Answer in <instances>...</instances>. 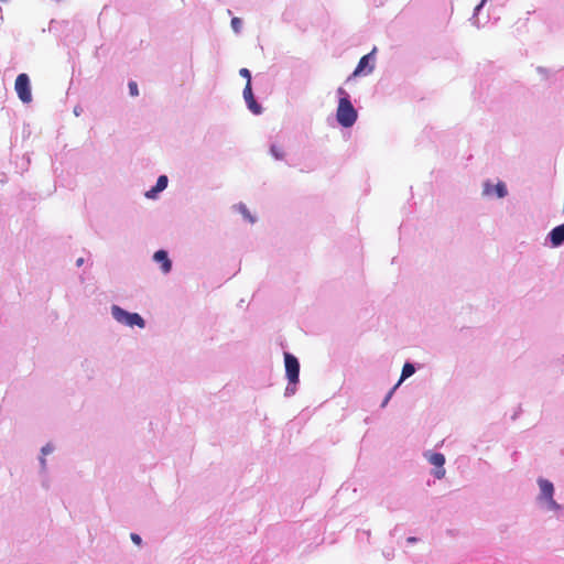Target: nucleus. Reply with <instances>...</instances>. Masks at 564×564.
<instances>
[{
    "instance_id": "f257e3e1",
    "label": "nucleus",
    "mask_w": 564,
    "mask_h": 564,
    "mask_svg": "<svg viewBox=\"0 0 564 564\" xmlns=\"http://www.w3.org/2000/svg\"><path fill=\"white\" fill-rule=\"evenodd\" d=\"M539 494L535 497V505L538 509L551 518L562 519L564 516V506L556 502L554 499L555 488L554 485L545 479L538 478Z\"/></svg>"
},
{
    "instance_id": "f03ea898",
    "label": "nucleus",
    "mask_w": 564,
    "mask_h": 564,
    "mask_svg": "<svg viewBox=\"0 0 564 564\" xmlns=\"http://www.w3.org/2000/svg\"><path fill=\"white\" fill-rule=\"evenodd\" d=\"M337 95L339 97L336 112L337 121L341 127L349 128L354 126L357 120V111L350 101V96L344 88L339 87Z\"/></svg>"
},
{
    "instance_id": "7ed1b4c3",
    "label": "nucleus",
    "mask_w": 564,
    "mask_h": 564,
    "mask_svg": "<svg viewBox=\"0 0 564 564\" xmlns=\"http://www.w3.org/2000/svg\"><path fill=\"white\" fill-rule=\"evenodd\" d=\"M285 373L289 383L285 388V395L291 397L296 391V384L299 383L300 364L295 356L292 354H284Z\"/></svg>"
},
{
    "instance_id": "20e7f679",
    "label": "nucleus",
    "mask_w": 564,
    "mask_h": 564,
    "mask_svg": "<svg viewBox=\"0 0 564 564\" xmlns=\"http://www.w3.org/2000/svg\"><path fill=\"white\" fill-rule=\"evenodd\" d=\"M111 314L112 317L120 324L126 326H138L140 328H143L145 326L144 319L139 315L138 313H130L128 311H124L118 305L111 306Z\"/></svg>"
},
{
    "instance_id": "39448f33",
    "label": "nucleus",
    "mask_w": 564,
    "mask_h": 564,
    "mask_svg": "<svg viewBox=\"0 0 564 564\" xmlns=\"http://www.w3.org/2000/svg\"><path fill=\"white\" fill-rule=\"evenodd\" d=\"M14 89L19 99L23 104H30L32 101L31 84L30 78L26 74H19L15 78Z\"/></svg>"
},
{
    "instance_id": "423d86ee",
    "label": "nucleus",
    "mask_w": 564,
    "mask_h": 564,
    "mask_svg": "<svg viewBox=\"0 0 564 564\" xmlns=\"http://www.w3.org/2000/svg\"><path fill=\"white\" fill-rule=\"evenodd\" d=\"M242 94L248 109L254 115H260L262 112V108L254 99L251 83H247Z\"/></svg>"
},
{
    "instance_id": "0eeeda50",
    "label": "nucleus",
    "mask_w": 564,
    "mask_h": 564,
    "mask_svg": "<svg viewBox=\"0 0 564 564\" xmlns=\"http://www.w3.org/2000/svg\"><path fill=\"white\" fill-rule=\"evenodd\" d=\"M427 459L432 465L436 467L433 473L434 476L437 479L443 478L445 476V469L443 467L445 464V456L442 453H431L429 454Z\"/></svg>"
},
{
    "instance_id": "6e6552de",
    "label": "nucleus",
    "mask_w": 564,
    "mask_h": 564,
    "mask_svg": "<svg viewBox=\"0 0 564 564\" xmlns=\"http://www.w3.org/2000/svg\"><path fill=\"white\" fill-rule=\"evenodd\" d=\"M375 50L369 54L362 56L354 72V75L369 74L373 69V65H369L370 61H373Z\"/></svg>"
},
{
    "instance_id": "1a4fd4ad",
    "label": "nucleus",
    "mask_w": 564,
    "mask_h": 564,
    "mask_svg": "<svg viewBox=\"0 0 564 564\" xmlns=\"http://www.w3.org/2000/svg\"><path fill=\"white\" fill-rule=\"evenodd\" d=\"M550 243L553 248L564 243V224L556 226L549 234Z\"/></svg>"
},
{
    "instance_id": "9d476101",
    "label": "nucleus",
    "mask_w": 564,
    "mask_h": 564,
    "mask_svg": "<svg viewBox=\"0 0 564 564\" xmlns=\"http://www.w3.org/2000/svg\"><path fill=\"white\" fill-rule=\"evenodd\" d=\"M169 180L167 176L161 175L159 176L155 186L145 192V197L150 199L156 198L158 194L163 192L167 186Z\"/></svg>"
},
{
    "instance_id": "9b49d317",
    "label": "nucleus",
    "mask_w": 564,
    "mask_h": 564,
    "mask_svg": "<svg viewBox=\"0 0 564 564\" xmlns=\"http://www.w3.org/2000/svg\"><path fill=\"white\" fill-rule=\"evenodd\" d=\"M153 259L161 264V270L163 273H169L172 269L171 260L167 257V252L164 250H158Z\"/></svg>"
},
{
    "instance_id": "f8f14e48",
    "label": "nucleus",
    "mask_w": 564,
    "mask_h": 564,
    "mask_svg": "<svg viewBox=\"0 0 564 564\" xmlns=\"http://www.w3.org/2000/svg\"><path fill=\"white\" fill-rule=\"evenodd\" d=\"M492 192L496 193V195L499 197V198H503L507 194H508V191H507V187L505 185V183L502 182H499L498 184H496L495 186H492L491 184H489L488 182L485 184V188H484V194L485 195H490Z\"/></svg>"
},
{
    "instance_id": "ddd939ff",
    "label": "nucleus",
    "mask_w": 564,
    "mask_h": 564,
    "mask_svg": "<svg viewBox=\"0 0 564 564\" xmlns=\"http://www.w3.org/2000/svg\"><path fill=\"white\" fill-rule=\"evenodd\" d=\"M415 372V368L412 364L410 362H405L404 366H403V369H402V373H401V378L399 380V382L397 383L398 386H400V383L411 377L413 373Z\"/></svg>"
},
{
    "instance_id": "4468645a",
    "label": "nucleus",
    "mask_w": 564,
    "mask_h": 564,
    "mask_svg": "<svg viewBox=\"0 0 564 564\" xmlns=\"http://www.w3.org/2000/svg\"><path fill=\"white\" fill-rule=\"evenodd\" d=\"M236 208L242 214V216L249 221L254 223V218L251 216V214L248 212L245 204L240 203L236 206Z\"/></svg>"
},
{
    "instance_id": "2eb2a0df",
    "label": "nucleus",
    "mask_w": 564,
    "mask_h": 564,
    "mask_svg": "<svg viewBox=\"0 0 564 564\" xmlns=\"http://www.w3.org/2000/svg\"><path fill=\"white\" fill-rule=\"evenodd\" d=\"M486 2V0H481V2L475 8L474 10V14H473V18H471V22L473 24H475L476 26H479V21L477 19V15L479 13V11L481 10V8L484 7V3Z\"/></svg>"
},
{
    "instance_id": "dca6fc26",
    "label": "nucleus",
    "mask_w": 564,
    "mask_h": 564,
    "mask_svg": "<svg viewBox=\"0 0 564 564\" xmlns=\"http://www.w3.org/2000/svg\"><path fill=\"white\" fill-rule=\"evenodd\" d=\"M271 154L276 159V160H281L283 158V152L282 150L278 147V145H271Z\"/></svg>"
},
{
    "instance_id": "f3484780",
    "label": "nucleus",
    "mask_w": 564,
    "mask_h": 564,
    "mask_svg": "<svg viewBox=\"0 0 564 564\" xmlns=\"http://www.w3.org/2000/svg\"><path fill=\"white\" fill-rule=\"evenodd\" d=\"M242 21L239 18H234L231 20V28L236 33H239L241 30Z\"/></svg>"
},
{
    "instance_id": "a211bd4d",
    "label": "nucleus",
    "mask_w": 564,
    "mask_h": 564,
    "mask_svg": "<svg viewBox=\"0 0 564 564\" xmlns=\"http://www.w3.org/2000/svg\"><path fill=\"white\" fill-rule=\"evenodd\" d=\"M128 87H129V93L131 96L135 97L139 95L138 85L135 82H130L128 84Z\"/></svg>"
},
{
    "instance_id": "6ab92c4d",
    "label": "nucleus",
    "mask_w": 564,
    "mask_h": 564,
    "mask_svg": "<svg viewBox=\"0 0 564 564\" xmlns=\"http://www.w3.org/2000/svg\"><path fill=\"white\" fill-rule=\"evenodd\" d=\"M239 74H240L242 77L247 78V83H251V73H250V70H249L248 68H241V69L239 70Z\"/></svg>"
},
{
    "instance_id": "aec40b11",
    "label": "nucleus",
    "mask_w": 564,
    "mask_h": 564,
    "mask_svg": "<svg viewBox=\"0 0 564 564\" xmlns=\"http://www.w3.org/2000/svg\"><path fill=\"white\" fill-rule=\"evenodd\" d=\"M398 387H399V386H398V384H395V386H394V387L389 391V393L386 395V398H384V400H383V402H382L381 406H386V405L388 404L389 400L391 399V397H392L393 392L395 391V389H397Z\"/></svg>"
},
{
    "instance_id": "412c9836",
    "label": "nucleus",
    "mask_w": 564,
    "mask_h": 564,
    "mask_svg": "<svg viewBox=\"0 0 564 564\" xmlns=\"http://www.w3.org/2000/svg\"><path fill=\"white\" fill-rule=\"evenodd\" d=\"M54 449V447L51 445V444H46L45 446L42 447V455H47L50 453H52Z\"/></svg>"
},
{
    "instance_id": "4be33fe9",
    "label": "nucleus",
    "mask_w": 564,
    "mask_h": 564,
    "mask_svg": "<svg viewBox=\"0 0 564 564\" xmlns=\"http://www.w3.org/2000/svg\"><path fill=\"white\" fill-rule=\"evenodd\" d=\"M131 540H132L135 544H138V545H140V544H141V538H140V535H138V534H135V533H132V534H131Z\"/></svg>"
},
{
    "instance_id": "5701e85b",
    "label": "nucleus",
    "mask_w": 564,
    "mask_h": 564,
    "mask_svg": "<svg viewBox=\"0 0 564 564\" xmlns=\"http://www.w3.org/2000/svg\"><path fill=\"white\" fill-rule=\"evenodd\" d=\"M80 112H82V108H80V107H75V108H74V113H75L76 116H79V115H80Z\"/></svg>"
},
{
    "instance_id": "b1692460",
    "label": "nucleus",
    "mask_w": 564,
    "mask_h": 564,
    "mask_svg": "<svg viewBox=\"0 0 564 564\" xmlns=\"http://www.w3.org/2000/svg\"><path fill=\"white\" fill-rule=\"evenodd\" d=\"M83 263H84V259L83 258L77 259V261H76L77 267L83 265Z\"/></svg>"
},
{
    "instance_id": "393cba45",
    "label": "nucleus",
    "mask_w": 564,
    "mask_h": 564,
    "mask_svg": "<svg viewBox=\"0 0 564 564\" xmlns=\"http://www.w3.org/2000/svg\"><path fill=\"white\" fill-rule=\"evenodd\" d=\"M40 462H41L42 467L44 468L45 467V458L41 457Z\"/></svg>"
},
{
    "instance_id": "a878e982",
    "label": "nucleus",
    "mask_w": 564,
    "mask_h": 564,
    "mask_svg": "<svg viewBox=\"0 0 564 564\" xmlns=\"http://www.w3.org/2000/svg\"><path fill=\"white\" fill-rule=\"evenodd\" d=\"M408 541L412 543V542H415L416 539L415 538H409Z\"/></svg>"
}]
</instances>
